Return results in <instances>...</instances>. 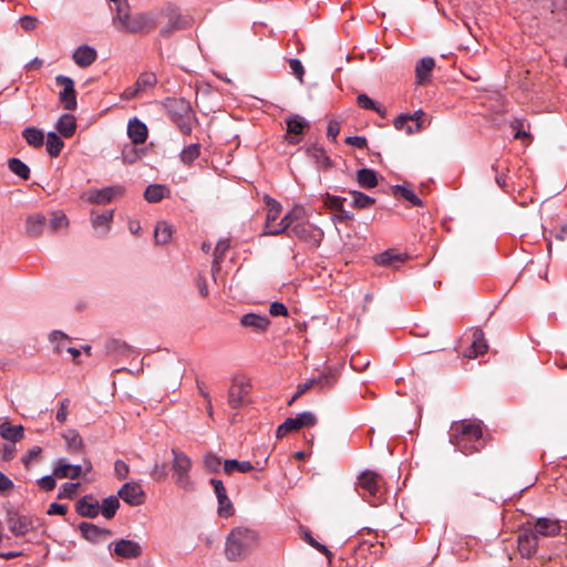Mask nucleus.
<instances>
[{"mask_svg":"<svg viewBox=\"0 0 567 567\" xmlns=\"http://www.w3.org/2000/svg\"><path fill=\"white\" fill-rule=\"evenodd\" d=\"M482 423L481 421L455 422L451 426L450 442L464 455L478 452L482 447Z\"/></svg>","mask_w":567,"mask_h":567,"instance_id":"nucleus-1","label":"nucleus"},{"mask_svg":"<svg viewBox=\"0 0 567 567\" xmlns=\"http://www.w3.org/2000/svg\"><path fill=\"white\" fill-rule=\"evenodd\" d=\"M258 542L259 537L255 530L236 527L226 538L225 556L231 561L240 560L258 546Z\"/></svg>","mask_w":567,"mask_h":567,"instance_id":"nucleus-2","label":"nucleus"},{"mask_svg":"<svg viewBox=\"0 0 567 567\" xmlns=\"http://www.w3.org/2000/svg\"><path fill=\"white\" fill-rule=\"evenodd\" d=\"M189 27V19L182 16L175 6L168 3L156 9V28L162 38H171L173 33L186 30Z\"/></svg>","mask_w":567,"mask_h":567,"instance_id":"nucleus-3","label":"nucleus"},{"mask_svg":"<svg viewBox=\"0 0 567 567\" xmlns=\"http://www.w3.org/2000/svg\"><path fill=\"white\" fill-rule=\"evenodd\" d=\"M165 107L171 121L178 127L179 132L184 135H190L194 123L197 122L190 103L185 99H167Z\"/></svg>","mask_w":567,"mask_h":567,"instance_id":"nucleus-4","label":"nucleus"},{"mask_svg":"<svg viewBox=\"0 0 567 567\" xmlns=\"http://www.w3.org/2000/svg\"><path fill=\"white\" fill-rule=\"evenodd\" d=\"M355 489L364 501L377 506L384 495V480L377 472L364 471L358 477Z\"/></svg>","mask_w":567,"mask_h":567,"instance_id":"nucleus-5","label":"nucleus"},{"mask_svg":"<svg viewBox=\"0 0 567 567\" xmlns=\"http://www.w3.org/2000/svg\"><path fill=\"white\" fill-rule=\"evenodd\" d=\"M173 462V480L175 484L187 492L195 489V484L190 478L189 472L192 470V460L182 451L177 449L172 450Z\"/></svg>","mask_w":567,"mask_h":567,"instance_id":"nucleus-6","label":"nucleus"},{"mask_svg":"<svg viewBox=\"0 0 567 567\" xmlns=\"http://www.w3.org/2000/svg\"><path fill=\"white\" fill-rule=\"evenodd\" d=\"M292 237L308 245L310 248H318L324 237L323 230L309 220L298 219L291 228Z\"/></svg>","mask_w":567,"mask_h":567,"instance_id":"nucleus-7","label":"nucleus"},{"mask_svg":"<svg viewBox=\"0 0 567 567\" xmlns=\"http://www.w3.org/2000/svg\"><path fill=\"white\" fill-rule=\"evenodd\" d=\"M156 29V9L147 12H138L127 21L123 32L151 33Z\"/></svg>","mask_w":567,"mask_h":567,"instance_id":"nucleus-8","label":"nucleus"},{"mask_svg":"<svg viewBox=\"0 0 567 567\" xmlns=\"http://www.w3.org/2000/svg\"><path fill=\"white\" fill-rule=\"evenodd\" d=\"M55 82L62 86L59 92V101L66 111H74L78 106L74 81L66 75H56Z\"/></svg>","mask_w":567,"mask_h":567,"instance_id":"nucleus-9","label":"nucleus"},{"mask_svg":"<svg viewBox=\"0 0 567 567\" xmlns=\"http://www.w3.org/2000/svg\"><path fill=\"white\" fill-rule=\"evenodd\" d=\"M92 464L89 460H84L83 465H72L65 458H60L53 468V475L56 478H79L82 473H90Z\"/></svg>","mask_w":567,"mask_h":567,"instance_id":"nucleus-10","label":"nucleus"},{"mask_svg":"<svg viewBox=\"0 0 567 567\" xmlns=\"http://www.w3.org/2000/svg\"><path fill=\"white\" fill-rule=\"evenodd\" d=\"M317 423V417L312 412H302L296 417L287 419L277 429V437H284L291 431H297L301 427H310Z\"/></svg>","mask_w":567,"mask_h":567,"instance_id":"nucleus-11","label":"nucleus"},{"mask_svg":"<svg viewBox=\"0 0 567 567\" xmlns=\"http://www.w3.org/2000/svg\"><path fill=\"white\" fill-rule=\"evenodd\" d=\"M338 368L336 365H327L324 371L318 377L305 383H300L297 388L296 396H301L315 385L331 386L337 380Z\"/></svg>","mask_w":567,"mask_h":567,"instance_id":"nucleus-12","label":"nucleus"},{"mask_svg":"<svg viewBox=\"0 0 567 567\" xmlns=\"http://www.w3.org/2000/svg\"><path fill=\"white\" fill-rule=\"evenodd\" d=\"M426 120V113L422 110H417L414 113H402L396 116L393 121L395 128L403 127V123L412 122L413 125H408L405 133L408 135L419 133L424 128V122Z\"/></svg>","mask_w":567,"mask_h":567,"instance_id":"nucleus-13","label":"nucleus"},{"mask_svg":"<svg viewBox=\"0 0 567 567\" xmlns=\"http://www.w3.org/2000/svg\"><path fill=\"white\" fill-rule=\"evenodd\" d=\"M250 384L244 377H236L233 380L228 392V403L233 409H238L245 403V398L249 393Z\"/></svg>","mask_w":567,"mask_h":567,"instance_id":"nucleus-14","label":"nucleus"},{"mask_svg":"<svg viewBox=\"0 0 567 567\" xmlns=\"http://www.w3.org/2000/svg\"><path fill=\"white\" fill-rule=\"evenodd\" d=\"M210 484L214 487V492L218 501V515L225 518L233 516L235 508L231 501L227 496V491L224 483L220 480L212 478Z\"/></svg>","mask_w":567,"mask_h":567,"instance_id":"nucleus-15","label":"nucleus"},{"mask_svg":"<svg viewBox=\"0 0 567 567\" xmlns=\"http://www.w3.org/2000/svg\"><path fill=\"white\" fill-rule=\"evenodd\" d=\"M517 545L522 556L532 557L537 551L538 537L530 527H523L517 536Z\"/></svg>","mask_w":567,"mask_h":567,"instance_id":"nucleus-16","label":"nucleus"},{"mask_svg":"<svg viewBox=\"0 0 567 567\" xmlns=\"http://www.w3.org/2000/svg\"><path fill=\"white\" fill-rule=\"evenodd\" d=\"M286 124L287 134L285 138L290 145H297L300 142V138L297 137V135L303 134L310 127L309 122L299 114H292L287 117Z\"/></svg>","mask_w":567,"mask_h":567,"instance_id":"nucleus-17","label":"nucleus"},{"mask_svg":"<svg viewBox=\"0 0 567 567\" xmlns=\"http://www.w3.org/2000/svg\"><path fill=\"white\" fill-rule=\"evenodd\" d=\"M125 503L132 506H138L144 503L145 493L142 486L136 482L125 483L117 493Z\"/></svg>","mask_w":567,"mask_h":567,"instance_id":"nucleus-18","label":"nucleus"},{"mask_svg":"<svg viewBox=\"0 0 567 567\" xmlns=\"http://www.w3.org/2000/svg\"><path fill=\"white\" fill-rule=\"evenodd\" d=\"M305 152L310 157L319 169L327 171L332 167L333 162L327 154L324 147L318 143H313L305 147Z\"/></svg>","mask_w":567,"mask_h":567,"instance_id":"nucleus-19","label":"nucleus"},{"mask_svg":"<svg viewBox=\"0 0 567 567\" xmlns=\"http://www.w3.org/2000/svg\"><path fill=\"white\" fill-rule=\"evenodd\" d=\"M124 187L120 185L109 186L101 189H94L87 196V200L94 204H107L113 198L122 196Z\"/></svg>","mask_w":567,"mask_h":567,"instance_id":"nucleus-20","label":"nucleus"},{"mask_svg":"<svg viewBox=\"0 0 567 567\" xmlns=\"http://www.w3.org/2000/svg\"><path fill=\"white\" fill-rule=\"evenodd\" d=\"M8 527L16 536H24L33 528L29 517L14 512L8 514Z\"/></svg>","mask_w":567,"mask_h":567,"instance_id":"nucleus-21","label":"nucleus"},{"mask_svg":"<svg viewBox=\"0 0 567 567\" xmlns=\"http://www.w3.org/2000/svg\"><path fill=\"white\" fill-rule=\"evenodd\" d=\"M127 136L134 145L143 144L148 136V128L144 122L133 117L127 123Z\"/></svg>","mask_w":567,"mask_h":567,"instance_id":"nucleus-22","label":"nucleus"},{"mask_svg":"<svg viewBox=\"0 0 567 567\" xmlns=\"http://www.w3.org/2000/svg\"><path fill=\"white\" fill-rule=\"evenodd\" d=\"M79 530L85 539L92 543L105 540L111 536L110 529L101 528L92 523L86 522H83L79 525Z\"/></svg>","mask_w":567,"mask_h":567,"instance_id":"nucleus-23","label":"nucleus"},{"mask_svg":"<svg viewBox=\"0 0 567 567\" xmlns=\"http://www.w3.org/2000/svg\"><path fill=\"white\" fill-rule=\"evenodd\" d=\"M405 259L406 255L398 252L395 249H386L373 257L375 264L389 268H398Z\"/></svg>","mask_w":567,"mask_h":567,"instance_id":"nucleus-24","label":"nucleus"},{"mask_svg":"<svg viewBox=\"0 0 567 567\" xmlns=\"http://www.w3.org/2000/svg\"><path fill=\"white\" fill-rule=\"evenodd\" d=\"M76 513L83 517H96L100 513V504L92 495H85L76 502Z\"/></svg>","mask_w":567,"mask_h":567,"instance_id":"nucleus-25","label":"nucleus"},{"mask_svg":"<svg viewBox=\"0 0 567 567\" xmlns=\"http://www.w3.org/2000/svg\"><path fill=\"white\" fill-rule=\"evenodd\" d=\"M114 553L122 558H136L142 554V547L134 540L121 539L114 544Z\"/></svg>","mask_w":567,"mask_h":567,"instance_id":"nucleus-26","label":"nucleus"},{"mask_svg":"<svg viewBox=\"0 0 567 567\" xmlns=\"http://www.w3.org/2000/svg\"><path fill=\"white\" fill-rule=\"evenodd\" d=\"M435 66V61L433 58L425 56L422 58L415 66V82L419 85H423L431 80V73Z\"/></svg>","mask_w":567,"mask_h":567,"instance_id":"nucleus-27","label":"nucleus"},{"mask_svg":"<svg viewBox=\"0 0 567 567\" xmlns=\"http://www.w3.org/2000/svg\"><path fill=\"white\" fill-rule=\"evenodd\" d=\"M72 58L80 68H87L96 60L97 52L94 48L83 44L74 51Z\"/></svg>","mask_w":567,"mask_h":567,"instance_id":"nucleus-28","label":"nucleus"},{"mask_svg":"<svg viewBox=\"0 0 567 567\" xmlns=\"http://www.w3.org/2000/svg\"><path fill=\"white\" fill-rule=\"evenodd\" d=\"M240 323L244 327L251 328L256 332H262L268 329L270 320L267 316L250 312L240 318Z\"/></svg>","mask_w":567,"mask_h":567,"instance_id":"nucleus-29","label":"nucleus"},{"mask_svg":"<svg viewBox=\"0 0 567 567\" xmlns=\"http://www.w3.org/2000/svg\"><path fill=\"white\" fill-rule=\"evenodd\" d=\"M537 537L544 536V537H551L560 532V525L557 519H550V518H538L534 528H532Z\"/></svg>","mask_w":567,"mask_h":567,"instance_id":"nucleus-30","label":"nucleus"},{"mask_svg":"<svg viewBox=\"0 0 567 567\" xmlns=\"http://www.w3.org/2000/svg\"><path fill=\"white\" fill-rule=\"evenodd\" d=\"M55 128L65 138L73 136L76 130L75 116L70 113L62 114L55 123Z\"/></svg>","mask_w":567,"mask_h":567,"instance_id":"nucleus-31","label":"nucleus"},{"mask_svg":"<svg viewBox=\"0 0 567 567\" xmlns=\"http://www.w3.org/2000/svg\"><path fill=\"white\" fill-rule=\"evenodd\" d=\"M47 225V218L43 214L30 215L27 218L25 230L29 236L38 237L42 234Z\"/></svg>","mask_w":567,"mask_h":567,"instance_id":"nucleus-32","label":"nucleus"},{"mask_svg":"<svg viewBox=\"0 0 567 567\" xmlns=\"http://www.w3.org/2000/svg\"><path fill=\"white\" fill-rule=\"evenodd\" d=\"M24 429L22 425H11L8 422L0 424V436L11 443H17L23 439Z\"/></svg>","mask_w":567,"mask_h":567,"instance_id":"nucleus-33","label":"nucleus"},{"mask_svg":"<svg viewBox=\"0 0 567 567\" xmlns=\"http://www.w3.org/2000/svg\"><path fill=\"white\" fill-rule=\"evenodd\" d=\"M298 220L297 216L293 212L287 213L281 220L276 225V229L270 230L269 233L272 236H278L284 233L287 234L288 237H292L291 228Z\"/></svg>","mask_w":567,"mask_h":567,"instance_id":"nucleus-34","label":"nucleus"},{"mask_svg":"<svg viewBox=\"0 0 567 567\" xmlns=\"http://www.w3.org/2000/svg\"><path fill=\"white\" fill-rule=\"evenodd\" d=\"M488 349V343L483 330L478 328L474 329L472 332L471 354H486Z\"/></svg>","mask_w":567,"mask_h":567,"instance_id":"nucleus-35","label":"nucleus"},{"mask_svg":"<svg viewBox=\"0 0 567 567\" xmlns=\"http://www.w3.org/2000/svg\"><path fill=\"white\" fill-rule=\"evenodd\" d=\"M22 136L29 146L40 148L44 143L43 132L34 126H28L22 131Z\"/></svg>","mask_w":567,"mask_h":567,"instance_id":"nucleus-36","label":"nucleus"},{"mask_svg":"<svg viewBox=\"0 0 567 567\" xmlns=\"http://www.w3.org/2000/svg\"><path fill=\"white\" fill-rule=\"evenodd\" d=\"M114 9L116 14L113 18V23L118 31L123 32L126 28L127 21L133 17L130 14L128 1H125V4L115 6Z\"/></svg>","mask_w":567,"mask_h":567,"instance_id":"nucleus-37","label":"nucleus"},{"mask_svg":"<svg viewBox=\"0 0 567 567\" xmlns=\"http://www.w3.org/2000/svg\"><path fill=\"white\" fill-rule=\"evenodd\" d=\"M357 103L363 110L374 111L381 118H385L388 115L385 107L374 102L364 93L357 96Z\"/></svg>","mask_w":567,"mask_h":567,"instance_id":"nucleus-38","label":"nucleus"},{"mask_svg":"<svg viewBox=\"0 0 567 567\" xmlns=\"http://www.w3.org/2000/svg\"><path fill=\"white\" fill-rule=\"evenodd\" d=\"M224 472L231 475L235 472L248 473L255 468L249 461L225 460L223 463Z\"/></svg>","mask_w":567,"mask_h":567,"instance_id":"nucleus-39","label":"nucleus"},{"mask_svg":"<svg viewBox=\"0 0 567 567\" xmlns=\"http://www.w3.org/2000/svg\"><path fill=\"white\" fill-rule=\"evenodd\" d=\"M357 182L363 188H373L378 185V174L371 168L357 171Z\"/></svg>","mask_w":567,"mask_h":567,"instance_id":"nucleus-40","label":"nucleus"},{"mask_svg":"<svg viewBox=\"0 0 567 567\" xmlns=\"http://www.w3.org/2000/svg\"><path fill=\"white\" fill-rule=\"evenodd\" d=\"M393 194L394 196L404 198L414 207L423 206L422 199L412 189L408 188L404 185H395L393 187Z\"/></svg>","mask_w":567,"mask_h":567,"instance_id":"nucleus-41","label":"nucleus"},{"mask_svg":"<svg viewBox=\"0 0 567 567\" xmlns=\"http://www.w3.org/2000/svg\"><path fill=\"white\" fill-rule=\"evenodd\" d=\"M165 193H168L166 186L161 184L148 185L144 192V198L148 203H158L165 197Z\"/></svg>","mask_w":567,"mask_h":567,"instance_id":"nucleus-42","label":"nucleus"},{"mask_svg":"<svg viewBox=\"0 0 567 567\" xmlns=\"http://www.w3.org/2000/svg\"><path fill=\"white\" fill-rule=\"evenodd\" d=\"M47 151L51 157H58L64 147V142L55 132H49L47 135Z\"/></svg>","mask_w":567,"mask_h":567,"instance_id":"nucleus-43","label":"nucleus"},{"mask_svg":"<svg viewBox=\"0 0 567 567\" xmlns=\"http://www.w3.org/2000/svg\"><path fill=\"white\" fill-rule=\"evenodd\" d=\"M106 354H124L127 352H135L130 344L120 339H109L105 342Z\"/></svg>","mask_w":567,"mask_h":567,"instance_id":"nucleus-44","label":"nucleus"},{"mask_svg":"<svg viewBox=\"0 0 567 567\" xmlns=\"http://www.w3.org/2000/svg\"><path fill=\"white\" fill-rule=\"evenodd\" d=\"M200 155V144L199 143H193L188 146H185L179 158L181 162L185 165H192Z\"/></svg>","mask_w":567,"mask_h":567,"instance_id":"nucleus-45","label":"nucleus"},{"mask_svg":"<svg viewBox=\"0 0 567 567\" xmlns=\"http://www.w3.org/2000/svg\"><path fill=\"white\" fill-rule=\"evenodd\" d=\"M9 169L23 181H28L30 178V168L23 163L21 159L12 157L8 161Z\"/></svg>","mask_w":567,"mask_h":567,"instance_id":"nucleus-46","label":"nucleus"},{"mask_svg":"<svg viewBox=\"0 0 567 567\" xmlns=\"http://www.w3.org/2000/svg\"><path fill=\"white\" fill-rule=\"evenodd\" d=\"M349 194L352 196V206L358 209H364L371 207L375 199L371 196L365 195L359 190H350Z\"/></svg>","mask_w":567,"mask_h":567,"instance_id":"nucleus-47","label":"nucleus"},{"mask_svg":"<svg viewBox=\"0 0 567 567\" xmlns=\"http://www.w3.org/2000/svg\"><path fill=\"white\" fill-rule=\"evenodd\" d=\"M118 507V498L116 496H110L103 501L102 505H100V512L105 518L111 519L114 517Z\"/></svg>","mask_w":567,"mask_h":567,"instance_id":"nucleus-48","label":"nucleus"},{"mask_svg":"<svg viewBox=\"0 0 567 567\" xmlns=\"http://www.w3.org/2000/svg\"><path fill=\"white\" fill-rule=\"evenodd\" d=\"M172 237V227L166 221L157 223L154 230V239L156 244H166Z\"/></svg>","mask_w":567,"mask_h":567,"instance_id":"nucleus-49","label":"nucleus"},{"mask_svg":"<svg viewBox=\"0 0 567 567\" xmlns=\"http://www.w3.org/2000/svg\"><path fill=\"white\" fill-rule=\"evenodd\" d=\"M50 341L51 343L54 346V352L56 353H62L65 351V347L69 346L70 343V339L69 337L61 332V331H53L51 334H50Z\"/></svg>","mask_w":567,"mask_h":567,"instance_id":"nucleus-50","label":"nucleus"},{"mask_svg":"<svg viewBox=\"0 0 567 567\" xmlns=\"http://www.w3.org/2000/svg\"><path fill=\"white\" fill-rule=\"evenodd\" d=\"M69 225V220L64 213L62 212H53L52 216L49 220V227L52 233H55L60 229L66 228Z\"/></svg>","mask_w":567,"mask_h":567,"instance_id":"nucleus-51","label":"nucleus"},{"mask_svg":"<svg viewBox=\"0 0 567 567\" xmlns=\"http://www.w3.org/2000/svg\"><path fill=\"white\" fill-rule=\"evenodd\" d=\"M113 218V210H106L103 214L96 215L92 217V225L95 229L99 227H104V233L110 229V224Z\"/></svg>","mask_w":567,"mask_h":567,"instance_id":"nucleus-52","label":"nucleus"},{"mask_svg":"<svg viewBox=\"0 0 567 567\" xmlns=\"http://www.w3.org/2000/svg\"><path fill=\"white\" fill-rule=\"evenodd\" d=\"M221 465V458L212 452L204 455V467L209 473H218Z\"/></svg>","mask_w":567,"mask_h":567,"instance_id":"nucleus-53","label":"nucleus"},{"mask_svg":"<svg viewBox=\"0 0 567 567\" xmlns=\"http://www.w3.org/2000/svg\"><path fill=\"white\" fill-rule=\"evenodd\" d=\"M267 204H268V210H267V215H266V221L275 223L279 218L282 207L279 202H277L276 199H272L270 197L267 198Z\"/></svg>","mask_w":567,"mask_h":567,"instance_id":"nucleus-54","label":"nucleus"},{"mask_svg":"<svg viewBox=\"0 0 567 567\" xmlns=\"http://www.w3.org/2000/svg\"><path fill=\"white\" fill-rule=\"evenodd\" d=\"M303 540L318 551L322 553L329 559V561L331 560L332 553L328 549L327 546L317 542L309 532H303Z\"/></svg>","mask_w":567,"mask_h":567,"instance_id":"nucleus-55","label":"nucleus"},{"mask_svg":"<svg viewBox=\"0 0 567 567\" xmlns=\"http://www.w3.org/2000/svg\"><path fill=\"white\" fill-rule=\"evenodd\" d=\"M157 82V79H156V75L154 73H142L140 74L135 85L137 86V90L142 91V90H145L146 87H152L156 84Z\"/></svg>","mask_w":567,"mask_h":567,"instance_id":"nucleus-56","label":"nucleus"},{"mask_svg":"<svg viewBox=\"0 0 567 567\" xmlns=\"http://www.w3.org/2000/svg\"><path fill=\"white\" fill-rule=\"evenodd\" d=\"M151 476L156 482L165 481L168 476L166 464L156 462L151 472Z\"/></svg>","mask_w":567,"mask_h":567,"instance_id":"nucleus-57","label":"nucleus"},{"mask_svg":"<svg viewBox=\"0 0 567 567\" xmlns=\"http://www.w3.org/2000/svg\"><path fill=\"white\" fill-rule=\"evenodd\" d=\"M230 247L229 239H219L215 249H214V258L216 260L224 261V258L226 256V252L228 251Z\"/></svg>","mask_w":567,"mask_h":567,"instance_id":"nucleus-58","label":"nucleus"},{"mask_svg":"<svg viewBox=\"0 0 567 567\" xmlns=\"http://www.w3.org/2000/svg\"><path fill=\"white\" fill-rule=\"evenodd\" d=\"M344 202V197L327 194L324 204L329 209L339 212L340 209L343 208Z\"/></svg>","mask_w":567,"mask_h":567,"instance_id":"nucleus-59","label":"nucleus"},{"mask_svg":"<svg viewBox=\"0 0 567 567\" xmlns=\"http://www.w3.org/2000/svg\"><path fill=\"white\" fill-rule=\"evenodd\" d=\"M64 437L70 450L78 451L82 447V437L75 431H70Z\"/></svg>","mask_w":567,"mask_h":567,"instance_id":"nucleus-60","label":"nucleus"},{"mask_svg":"<svg viewBox=\"0 0 567 567\" xmlns=\"http://www.w3.org/2000/svg\"><path fill=\"white\" fill-rule=\"evenodd\" d=\"M79 486H80L79 483H64L60 488L58 497L59 498H72L75 495Z\"/></svg>","mask_w":567,"mask_h":567,"instance_id":"nucleus-61","label":"nucleus"},{"mask_svg":"<svg viewBox=\"0 0 567 567\" xmlns=\"http://www.w3.org/2000/svg\"><path fill=\"white\" fill-rule=\"evenodd\" d=\"M370 365L368 357H350V367L358 372L364 371Z\"/></svg>","mask_w":567,"mask_h":567,"instance_id":"nucleus-62","label":"nucleus"},{"mask_svg":"<svg viewBox=\"0 0 567 567\" xmlns=\"http://www.w3.org/2000/svg\"><path fill=\"white\" fill-rule=\"evenodd\" d=\"M140 158V154L134 146L125 147L122 152V159L124 163L133 164Z\"/></svg>","mask_w":567,"mask_h":567,"instance_id":"nucleus-63","label":"nucleus"},{"mask_svg":"<svg viewBox=\"0 0 567 567\" xmlns=\"http://www.w3.org/2000/svg\"><path fill=\"white\" fill-rule=\"evenodd\" d=\"M114 473L118 480H124L128 476L130 467L124 461L117 460L114 463Z\"/></svg>","mask_w":567,"mask_h":567,"instance_id":"nucleus-64","label":"nucleus"}]
</instances>
